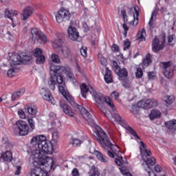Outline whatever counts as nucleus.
<instances>
[{
    "label": "nucleus",
    "mask_w": 176,
    "mask_h": 176,
    "mask_svg": "<svg viewBox=\"0 0 176 176\" xmlns=\"http://www.w3.org/2000/svg\"><path fill=\"white\" fill-rule=\"evenodd\" d=\"M28 122L30 126L29 131H34L35 130V121L32 118H28Z\"/></svg>",
    "instance_id": "obj_42"
},
{
    "label": "nucleus",
    "mask_w": 176,
    "mask_h": 176,
    "mask_svg": "<svg viewBox=\"0 0 176 176\" xmlns=\"http://www.w3.org/2000/svg\"><path fill=\"white\" fill-rule=\"evenodd\" d=\"M98 57L99 61L100 62V64L103 65V67H107V64L108 63L107 61V59L104 56H102V55L101 54H98Z\"/></svg>",
    "instance_id": "obj_45"
},
{
    "label": "nucleus",
    "mask_w": 176,
    "mask_h": 176,
    "mask_svg": "<svg viewBox=\"0 0 176 176\" xmlns=\"http://www.w3.org/2000/svg\"><path fill=\"white\" fill-rule=\"evenodd\" d=\"M38 149L43 151L45 153L50 155L53 152V144L49 141H46L40 144Z\"/></svg>",
    "instance_id": "obj_18"
},
{
    "label": "nucleus",
    "mask_w": 176,
    "mask_h": 176,
    "mask_svg": "<svg viewBox=\"0 0 176 176\" xmlns=\"http://www.w3.org/2000/svg\"><path fill=\"white\" fill-rule=\"evenodd\" d=\"M46 137L43 135H38L33 137L30 141V144L33 145L34 146H36L39 148L41 146V144H43V142H45Z\"/></svg>",
    "instance_id": "obj_15"
},
{
    "label": "nucleus",
    "mask_w": 176,
    "mask_h": 176,
    "mask_svg": "<svg viewBox=\"0 0 176 176\" xmlns=\"http://www.w3.org/2000/svg\"><path fill=\"white\" fill-rule=\"evenodd\" d=\"M30 162L34 167H38L44 171H47V170L54 171L56 170V168L53 167V159L42 155L41 151L38 149H36L32 152Z\"/></svg>",
    "instance_id": "obj_1"
},
{
    "label": "nucleus",
    "mask_w": 176,
    "mask_h": 176,
    "mask_svg": "<svg viewBox=\"0 0 176 176\" xmlns=\"http://www.w3.org/2000/svg\"><path fill=\"white\" fill-rule=\"evenodd\" d=\"M148 79L151 80H153L156 78V75H155V72H151L148 73Z\"/></svg>",
    "instance_id": "obj_58"
},
{
    "label": "nucleus",
    "mask_w": 176,
    "mask_h": 176,
    "mask_svg": "<svg viewBox=\"0 0 176 176\" xmlns=\"http://www.w3.org/2000/svg\"><path fill=\"white\" fill-rule=\"evenodd\" d=\"M76 26V23L75 21H71L70 25L67 30V35L73 42H82V36L79 35V32L78 29L75 28Z\"/></svg>",
    "instance_id": "obj_6"
},
{
    "label": "nucleus",
    "mask_w": 176,
    "mask_h": 176,
    "mask_svg": "<svg viewBox=\"0 0 176 176\" xmlns=\"http://www.w3.org/2000/svg\"><path fill=\"white\" fill-rule=\"evenodd\" d=\"M60 68H64V69H59L57 70V72H59V74H65L68 78L70 79H72L74 78V74H72V72H71V69H67L64 66H59Z\"/></svg>",
    "instance_id": "obj_28"
},
{
    "label": "nucleus",
    "mask_w": 176,
    "mask_h": 176,
    "mask_svg": "<svg viewBox=\"0 0 176 176\" xmlns=\"http://www.w3.org/2000/svg\"><path fill=\"white\" fill-rule=\"evenodd\" d=\"M61 60L71 57V50L67 47H63L60 52Z\"/></svg>",
    "instance_id": "obj_23"
},
{
    "label": "nucleus",
    "mask_w": 176,
    "mask_h": 176,
    "mask_svg": "<svg viewBox=\"0 0 176 176\" xmlns=\"http://www.w3.org/2000/svg\"><path fill=\"white\" fill-rule=\"evenodd\" d=\"M16 170L15 171V175H20L21 173V166H16Z\"/></svg>",
    "instance_id": "obj_63"
},
{
    "label": "nucleus",
    "mask_w": 176,
    "mask_h": 176,
    "mask_svg": "<svg viewBox=\"0 0 176 176\" xmlns=\"http://www.w3.org/2000/svg\"><path fill=\"white\" fill-rule=\"evenodd\" d=\"M12 69H10L8 72V76H9V78H12V76H14L16 75V74H17V69H20V67H11Z\"/></svg>",
    "instance_id": "obj_35"
},
{
    "label": "nucleus",
    "mask_w": 176,
    "mask_h": 176,
    "mask_svg": "<svg viewBox=\"0 0 176 176\" xmlns=\"http://www.w3.org/2000/svg\"><path fill=\"white\" fill-rule=\"evenodd\" d=\"M165 126L168 130H176V120H172L165 123Z\"/></svg>",
    "instance_id": "obj_34"
},
{
    "label": "nucleus",
    "mask_w": 176,
    "mask_h": 176,
    "mask_svg": "<svg viewBox=\"0 0 176 176\" xmlns=\"http://www.w3.org/2000/svg\"><path fill=\"white\" fill-rule=\"evenodd\" d=\"M140 108H141V107L138 106V102L137 104H133L132 107H131V112L134 114H137L138 113V112H140Z\"/></svg>",
    "instance_id": "obj_47"
},
{
    "label": "nucleus",
    "mask_w": 176,
    "mask_h": 176,
    "mask_svg": "<svg viewBox=\"0 0 176 176\" xmlns=\"http://www.w3.org/2000/svg\"><path fill=\"white\" fill-rule=\"evenodd\" d=\"M1 158L3 159L5 162H12L13 155L11 151H7L6 153L1 155Z\"/></svg>",
    "instance_id": "obj_30"
},
{
    "label": "nucleus",
    "mask_w": 176,
    "mask_h": 176,
    "mask_svg": "<svg viewBox=\"0 0 176 176\" xmlns=\"http://www.w3.org/2000/svg\"><path fill=\"white\" fill-rule=\"evenodd\" d=\"M174 36L175 35L174 34H172V35H169L168 36V45H173V41H174Z\"/></svg>",
    "instance_id": "obj_59"
},
{
    "label": "nucleus",
    "mask_w": 176,
    "mask_h": 176,
    "mask_svg": "<svg viewBox=\"0 0 176 176\" xmlns=\"http://www.w3.org/2000/svg\"><path fill=\"white\" fill-rule=\"evenodd\" d=\"M80 90L82 96L84 98H86V93L89 91L90 94L93 96L98 108H102V105H104V104L106 102L107 104H109V107H111V108H112L113 111H115V106L113 105V102L111 100V98L104 97V96L101 93L96 92L91 86H89L87 87V85L85 84H82L80 86Z\"/></svg>",
    "instance_id": "obj_3"
},
{
    "label": "nucleus",
    "mask_w": 176,
    "mask_h": 176,
    "mask_svg": "<svg viewBox=\"0 0 176 176\" xmlns=\"http://www.w3.org/2000/svg\"><path fill=\"white\" fill-rule=\"evenodd\" d=\"M159 105V102L156 99H146L142 100L138 102V107L143 108L144 109H148V108H153Z\"/></svg>",
    "instance_id": "obj_12"
},
{
    "label": "nucleus",
    "mask_w": 176,
    "mask_h": 176,
    "mask_svg": "<svg viewBox=\"0 0 176 176\" xmlns=\"http://www.w3.org/2000/svg\"><path fill=\"white\" fill-rule=\"evenodd\" d=\"M129 47H130V41H129V40H126L124 43V50L129 49Z\"/></svg>",
    "instance_id": "obj_62"
},
{
    "label": "nucleus",
    "mask_w": 176,
    "mask_h": 176,
    "mask_svg": "<svg viewBox=\"0 0 176 176\" xmlns=\"http://www.w3.org/2000/svg\"><path fill=\"white\" fill-rule=\"evenodd\" d=\"M63 97L65 98L67 101L72 105L73 108H76L80 112L81 115H82L83 118L88 122L89 126H94V119H93V116L89 113V111L86 110L83 107L76 104L74 99V97L69 93L66 94Z\"/></svg>",
    "instance_id": "obj_5"
},
{
    "label": "nucleus",
    "mask_w": 176,
    "mask_h": 176,
    "mask_svg": "<svg viewBox=\"0 0 176 176\" xmlns=\"http://www.w3.org/2000/svg\"><path fill=\"white\" fill-rule=\"evenodd\" d=\"M113 69L116 75L119 76V80H122V78H127L129 76V72L126 68H120L119 65H118V62L113 60Z\"/></svg>",
    "instance_id": "obj_11"
},
{
    "label": "nucleus",
    "mask_w": 176,
    "mask_h": 176,
    "mask_svg": "<svg viewBox=\"0 0 176 176\" xmlns=\"http://www.w3.org/2000/svg\"><path fill=\"white\" fill-rule=\"evenodd\" d=\"M142 75H144V72H142V69L138 68L137 72H135L136 78H142Z\"/></svg>",
    "instance_id": "obj_52"
},
{
    "label": "nucleus",
    "mask_w": 176,
    "mask_h": 176,
    "mask_svg": "<svg viewBox=\"0 0 176 176\" xmlns=\"http://www.w3.org/2000/svg\"><path fill=\"white\" fill-rule=\"evenodd\" d=\"M17 14H19V12L17 11L9 10L8 9H6L5 10V17L10 19V20H12V21H13L12 17H14V16H17Z\"/></svg>",
    "instance_id": "obj_29"
},
{
    "label": "nucleus",
    "mask_w": 176,
    "mask_h": 176,
    "mask_svg": "<svg viewBox=\"0 0 176 176\" xmlns=\"http://www.w3.org/2000/svg\"><path fill=\"white\" fill-rule=\"evenodd\" d=\"M60 74L61 73L59 72L54 74V79L56 82H57L58 85H65V83H64V79L63 78V76H60Z\"/></svg>",
    "instance_id": "obj_36"
},
{
    "label": "nucleus",
    "mask_w": 176,
    "mask_h": 176,
    "mask_svg": "<svg viewBox=\"0 0 176 176\" xmlns=\"http://www.w3.org/2000/svg\"><path fill=\"white\" fill-rule=\"evenodd\" d=\"M41 94L43 96V100L48 101V102H50L53 105L56 104V100H54V98H53V96H52L50 92L43 93V91H42Z\"/></svg>",
    "instance_id": "obj_25"
},
{
    "label": "nucleus",
    "mask_w": 176,
    "mask_h": 176,
    "mask_svg": "<svg viewBox=\"0 0 176 176\" xmlns=\"http://www.w3.org/2000/svg\"><path fill=\"white\" fill-rule=\"evenodd\" d=\"M14 127L15 129H17L19 135H28L30 133V126H28L27 122L23 120L16 121Z\"/></svg>",
    "instance_id": "obj_10"
},
{
    "label": "nucleus",
    "mask_w": 176,
    "mask_h": 176,
    "mask_svg": "<svg viewBox=\"0 0 176 176\" xmlns=\"http://www.w3.org/2000/svg\"><path fill=\"white\" fill-rule=\"evenodd\" d=\"M59 91L65 96L67 93L65 91V84H63L62 85H59L58 87Z\"/></svg>",
    "instance_id": "obj_49"
},
{
    "label": "nucleus",
    "mask_w": 176,
    "mask_h": 176,
    "mask_svg": "<svg viewBox=\"0 0 176 176\" xmlns=\"http://www.w3.org/2000/svg\"><path fill=\"white\" fill-rule=\"evenodd\" d=\"M32 60V58L31 56H23V58H21V63H28Z\"/></svg>",
    "instance_id": "obj_56"
},
{
    "label": "nucleus",
    "mask_w": 176,
    "mask_h": 176,
    "mask_svg": "<svg viewBox=\"0 0 176 176\" xmlns=\"http://www.w3.org/2000/svg\"><path fill=\"white\" fill-rule=\"evenodd\" d=\"M163 101L166 107H170L175 101V96L173 95H167L163 98Z\"/></svg>",
    "instance_id": "obj_26"
},
{
    "label": "nucleus",
    "mask_w": 176,
    "mask_h": 176,
    "mask_svg": "<svg viewBox=\"0 0 176 176\" xmlns=\"http://www.w3.org/2000/svg\"><path fill=\"white\" fill-rule=\"evenodd\" d=\"M104 78L106 83H112V82H113V78H112V72L108 67L105 68Z\"/></svg>",
    "instance_id": "obj_24"
},
{
    "label": "nucleus",
    "mask_w": 176,
    "mask_h": 176,
    "mask_svg": "<svg viewBox=\"0 0 176 176\" xmlns=\"http://www.w3.org/2000/svg\"><path fill=\"white\" fill-rule=\"evenodd\" d=\"M45 60H46V58L43 55L36 57V64H43Z\"/></svg>",
    "instance_id": "obj_44"
},
{
    "label": "nucleus",
    "mask_w": 176,
    "mask_h": 176,
    "mask_svg": "<svg viewBox=\"0 0 176 176\" xmlns=\"http://www.w3.org/2000/svg\"><path fill=\"white\" fill-rule=\"evenodd\" d=\"M162 116V113L159 110L153 109L151 111L150 114L151 120H155V119H159Z\"/></svg>",
    "instance_id": "obj_31"
},
{
    "label": "nucleus",
    "mask_w": 176,
    "mask_h": 176,
    "mask_svg": "<svg viewBox=\"0 0 176 176\" xmlns=\"http://www.w3.org/2000/svg\"><path fill=\"white\" fill-rule=\"evenodd\" d=\"M72 176H80V174L79 173V170H78V168H74L72 172Z\"/></svg>",
    "instance_id": "obj_60"
},
{
    "label": "nucleus",
    "mask_w": 176,
    "mask_h": 176,
    "mask_svg": "<svg viewBox=\"0 0 176 176\" xmlns=\"http://www.w3.org/2000/svg\"><path fill=\"white\" fill-rule=\"evenodd\" d=\"M111 97L113 98H115V100H118L119 98V92L117 91H113L111 93Z\"/></svg>",
    "instance_id": "obj_61"
},
{
    "label": "nucleus",
    "mask_w": 176,
    "mask_h": 176,
    "mask_svg": "<svg viewBox=\"0 0 176 176\" xmlns=\"http://www.w3.org/2000/svg\"><path fill=\"white\" fill-rule=\"evenodd\" d=\"M140 155L142 156V160H144L147 166L146 171H147L149 176H156V173H155L153 170H151V167L149 166H155V164H156V159H155V157L148 158L152 156V153L151 152V150L146 148V144H145L144 142L140 141Z\"/></svg>",
    "instance_id": "obj_4"
},
{
    "label": "nucleus",
    "mask_w": 176,
    "mask_h": 176,
    "mask_svg": "<svg viewBox=\"0 0 176 176\" xmlns=\"http://www.w3.org/2000/svg\"><path fill=\"white\" fill-rule=\"evenodd\" d=\"M50 69V75L51 77L48 80V86L51 90H54L56 89V78H54V74H57V71H59V69H64V67L54 65L53 63H51Z\"/></svg>",
    "instance_id": "obj_8"
},
{
    "label": "nucleus",
    "mask_w": 176,
    "mask_h": 176,
    "mask_svg": "<svg viewBox=\"0 0 176 176\" xmlns=\"http://www.w3.org/2000/svg\"><path fill=\"white\" fill-rule=\"evenodd\" d=\"M95 134L97 135L98 138L96 140L98 141L99 144L102 146V148H110V150L107 151V155L109 157L113 159L116 156L119 157V152H120V148L116 144H113L109 140V138L107 135V133L104 132L100 126H97L95 131Z\"/></svg>",
    "instance_id": "obj_2"
},
{
    "label": "nucleus",
    "mask_w": 176,
    "mask_h": 176,
    "mask_svg": "<svg viewBox=\"0 0 176 176\" xmlns=\"http://www.w3.org/2000/svg\"><path fill=\"white\" fill-rule=\"evenodd\" d=\"M162 68L164 69V75L168 79H170L174 76V69H173V66L170 64V62L164 63L162 62Z\"/></svg>",
    "instance_id": "obj_14"
},
{
    "label": "nucleus",
    "mask_w": 176,
    "mask_h": 176,
    "mask_svg": "<svg viewBox=\"0 0 176 176\" xmlns=\"http://www.w3.org/2000/svg\"><path fill=\"white\" fill-rule=\"evenodd\" d=\"M96 157H98V160L101 161L102 163H108L109 162V158L107 156L102 155L101 152L96 151Z\"/></svg>",
    "instance_id": "obj_32"
},
{
    "label": "nucleus",
    "mask_w": 176,
    "mask_h": 176,
    "mask_svg": "<svg viewBox=\"0 0 176 176\" xmlns=\"http://www.w3.org/2000/svg\"><path fill=\"white\" fill-rule=\"evenodd\" d=\"M60 107L62 108L64 113L67 116H70V118H74L75 113L72 112V110L69 108V105L63 103V102H60Z\"/></svg>",
    "instance_id": "obj_21"
},
{
    "label": "nucleus",
    "mask_w": 176,
    "mask_h": 176,
    "mask_svg": "<svg viewBox=\"0 0 176 176\" xmlns=\"http://www.w3.org/2000/svg\"><path fill=\"white\" fill-rule=\"evenodd\" d=\"M151 63H152V60L151 59V54H148L146 56V58L143 60L142 67L146 68V67H148Z\"/></svg>",
    "instance_id": "obj_39"
},
{
    "label": "nucleus",
    "mask_w": 176,
    "mask_h": 176,
    "mask_svg": "<svg viewBox=\"0 0 176 176\" xmlns=\"http://www.w3.org/2000/svg\"><path fill=\"white\" fill-rule=\"evenodd\" d=\"M112 118L114 119L116 122H118V123L120 122V120L122 119V117L119 116V114L114 113L112 114Z\"/></svg>",
    "instance_id": "obj_54"
},
{
    "label": "nucleus",
    "mask_w": 176,
    "mask_h": 176,
    "mask_svg": "<svg viewBox=\"0 0 176 176\" xmlns=\"http://www.w3.org/2000/svg\"><path fill=\"white\" fill-rule=\"evenodd\" d=\"M161 38L162 39L160 41L157 37H155L152 41V50L154 53H157V52H160V50H163L164 49L166 32H162Z\"/></svg>",
    "instance_id": "obj_7"
},
{
    "label": "nucleus",
    "mask_w": 176,
    "mask_h": 176,
    "mask_svg": "<svg viewBox=\"0 0 176 176\" xmlns=\"http://www.w3.org/2000/svg\"><path fill=\"white\" fill-rule=\"evenodd\" d=\"M18 115L21 119H25L26 118L25 113L24 111H23V109L18 110Z\"/></svg>",
    "instance_id": "obj_55"
},
{
    "label": "nucleus",
    "mask_w": 176,
    "mask_h": 176,
    "mask_svg": "<svg viewBox=\"0 0 176 176\" xmlns=\"http://www.w3.org/2000/svg\"><path fill=\"white\" fill-rule=\"evenodd\" d=\"M157 16V12L156 10H154L152 12L151 16L150 18V21L148 22V25L150 27H153V17H156Z\"/></svg>",
    "instance_id": "obj_46"
},
{
    "label": "nucleus",
    "mask_w": 176,
    "mask_h": 176,
    "mask_svg": "<svg viewBox=\"0 0 176 176\" xmlns=\"http://www.w3.org/2000/svg\"><path fill=\"white\" fill-rule=\"evenodd\" d=\"M89 176H100V171L96 168V166H92Z\"/></svg>",
    "instance_id": "obj_43"
},
{
    "label": "nucleus",
    "mask_w": 176,
    "mask_h": 176,
    "mask_svg": "<svg viewBox=\"0 0 176 176\" xmlns=\"http://www.w3.org/2000/svg\"><path fill=\"white\" fill-rule=\"evenodd\" d=\"M80 52L82 57H87V48L86 47H82L80 48Z\"/></svg>",
    "instance_id": "obj_51"
},
{
    "label": "nucleus",
    "mask_w": 176,
    "mask_h": 176,
    "mask_svg": "<svg viewBox=\"0 0 176 176\" xmlns=\"http://www.w3.org/2000/svg\"><path fill=\"white\" fill-rule=\"evenodd\" d=\"M27 111L28 113H30V115L35 116L36 115V113L38 112V109L36 108V106L31 105L27 108Z\"/></svg>",
    "instance_id": "obj_37"
},
{
    "label": "nucleus",
    "mask_w": 176,
    "mask_h": 176,
    "mask_svg": "<svg viewBox=\"0 0 176 176\" xmlns=\"http://www.w3.org/2000/svg\"><path fill=\"white\" fill-rule=\"evenodd\" d=\"M9 61L10 67H19L21 64V56L17 53H12Z\"/></svg>",
    "instance_id": "obj_16"
},
{
    "label": "nucleus",
    "mask_w": 176,
    "mask_h": 176,
    "mask_svg": "<svg viewBox=\"0 0 176 176\" xmlns=\"http://www.w3.org/2000/svg\"><path fill=\"white\" fill-rule=\"evenodd\" d=\"M69 144L75 147L80 146L82 141L78 138H72V140L69 142Z\"/></svg>",
    "instance_id": "obj_40"
},
{
    "label": "nucleus",
    "mask_w": 176,
    "mask_h": 176,
    "mask_svg": "<svg viewBox=\"0 0 176 176\" xmlns=\"http://www.w3.org/2000/svg\"><path fill=\"white\" fill-rule=\"evenodd\" d=\"M1 146H3V148H6V149H12V148H13V144L10 143V141H9L8 138H2L1 141Z\"/></svg>",
    "instance_id": "obj_27"
},
{
    "label": "nucleus",
    "mask_w": 176,
    "mask_h": 176,
    "mask_svg": "<svg viewBox=\"0 0 176 176\" xmlns=\"http://www.w3.org/2000/svg\"><path fill=\"white\" fill-rule=\"evenodd\" d=\"M121 14H122V19H123V21H124V23L122 25V28H124V36L126 38V36H127V31H129V27L126 24V23H127V21H129L128 19H127V13L126 12V10H121Z\"/></svg>",
    "instance_id": "obj_22"
},
{
    "label": "nucleus",
    "mask_w": 176,
    "mask_h": 176,
    "mask_svg": "<svg viewBox=\"0 0 176 176\" xmlns=\"http://www.w3.org/2000/svg\"><path fill=\"white\" fill-rule=\"evenodd\" d=\"M8 168V165L6 164H1L0 166V170H1V171H6Z\"/></svg>",
    "instance_id": "obj_64"
},
{
    "label": "nucleus",
    "mask_w": 176,
    "mask_h": 176,
    "mask_svg": "<svg viewBox=\"0 0 176 176\" xmlns=\"http://www.w3.org/2000/svg\"><path fill=\"white\" fill-rule=\"evenodd\" d=\"M32 41H36L38 43L43 45L47 42V38L43 33L39 32L36 28H32L31 30Z\"/></svg>",
    "instance_id": "obj_9"
},
{
    "label": "nucleus",
    "mask_w": 176,
    "mask_h": 176,
    "mask_svg": "<svg viewBox=\"0 0 176 176\" xmlns=\"http://www.w3.org/2000/svg\"><path fill=\"white\" fill-rule=\"evenodd\" d=\"M52 46L54 49H58V47H61V46H63V39L57 37L52 41Z\"/></svg>",
    "instance_id": "obj_33"
},
{
    "label": "nucleus",
    "mask_w": 176,
    "mask_h": 176,
    "mask_svg": "<svg viewBox=\"0 0 176 176\" xmlns=\"http://www.w3.org/2000/svg\"><path fill=\"white\" fill-rule=\"evenodd\" d=\"M30 176H49L47 171H45L42 168L34 166V168H32L30 171Z\"/></svg>",
    "instance_id": "obj_19"
},
{
    "label": "nucleus",
    "mask_w": 176,
    "mask_h": 176,
    "mask_svg": "<svg viewBox=\"0 0 176 176\" xmlns=\"http://www.w3.org/2000/svg\"><path fill=\"white\" fill-rule=\"evenodd\" d=\"M71 19V13L67 10H60L57 15H56V20L57 23H63V21H68Z\"/></svg>",
    "instance_id": "obj_13"
},
{
    "label": "nucleus",
    "mask_w": 176,
    "mask_h": 176,
    "mask_svg": "<svg viewBox=\"0 0 176 176\" xmlns=\"http://www.w3.org/2000/svg\"><path fill=\"white\" fill-rule=\"evenodd\" d=\"M146 35V32L145 31V29H143L142 30H140L138 34V41H139V42H142V41H145Z\"/></svg>",
    "instance_id": "obj_38"
},
{
    "label": "nucleus",
    "mask_w": 176,
    "mask_h": 176,
    "mask_svg": "<svg viewBox=\"0 0 176 176\" xmlns=\"http://www.w3.org/2000/svg\"><path fill=\"white\" fill-rule=\"evenodd\" d=\"M122 80V83L123 87H125V89H130L131 87L130 82L126 79Z\"/></svg>",
    "instance_id": "obj_53"
},
{
    "label": "nucleus",
    "mask_w": 176,
    "mask_h": 176,
    "mask_svg": "<svg viewBox=\"0 0 176 176\" xmlns=\"http://www.w3.org/2000/svg\"><path fill=\"white\" fill-rule=\"evenodd\" d=\"M51 58L55 64H61V59H60V56L57 54H52Z\"/></svg>",
    "instance_id": "obj_41"
},
{
    "label": "nucleus",
    "mask_w": 176,
    "mask_h": 176,
    "mask_svg": "<svg viewBox=\"0 0 176 176\" xmlns=\"http://www.w3.org/2000/svg\"><path fill=\"white\" fill-rule=\"evenodd\" d=\"M52 140L54 142H57V140H58V132L56 131L52 133Z\"/></svg>",
    "instance_id": "obj_57"
},
{
    "label": "nucleus",
    "mask_w": 176,
    "mask_h": 176,
    "mask_svg": "<svg viewBox=\"0 0 176 176\" xmlns=\"http://www.w3.org/2000/svg\"><path fill=\"white\" fill-rule=\"evenodd\" d=\"M32 13H34V9L32 8V7L28 6L25 8L21 13V20H23V21H25V20H28L30 16L32 15Z\"/></svg>",
    "instance_id": "obj_20"
},
{
    "label": "nucleus",
    "mask_w": 176,
    "mask_h": 176,
    "mask_svg": "<svg viewBox=\"0 0 176 176\" xmlns=\"http://www.w3.org/2000/svg\"><path fill=\"white\" fill-rule=\"evenodd\" d=\"M118 123H120V124H121V126H122L125 130H127V131H129V133H130V134H131L135 139L136 138L137 140H141V138H140L138 134H137V132H135L133 128L127 124V122H126V120L121 119Z\"/></svg>",
    "instance_id": "obj_17"
},
{
    "label": "nucleus",
    "mask_w": 176,
    "mask_h": 176,
    "mask_svg": "<svg viewBox=\"0 0 176 176\" xmlns=\"http://www.w3.org/2000/svg\"><path fill=\"white\" fill-rule=\"evenodd\" d=\"M135 10V14H133V25H137V24H138V16H140V13L137 11V10ZM136 16V17H135Z\"/></svg>",
    "instance_id": "obj_48"
},
{
    "label": "nucleus",
    "mask_w": 176,
    "mask_h": 176,
    "mask_svg": "<svg viewBox=\"0 0 176 176\" xmlns=\"http://www.w3.org/2000/svg\"><path fill=\"white\" fill-rule=\"evenodd\" d=\"M42 53H43L42 50H41V48H37L34 50V57H39L41 56H43Z\"/></svg>",
    "instance_id": "obj_50"
}]
</instances>
